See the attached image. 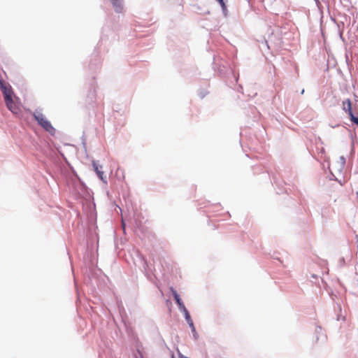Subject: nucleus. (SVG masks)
<instances>
[{
  "instance_id": "nucleus-1",
  "label": "nucleus",
  "mask_w": 358,
  "mask_h": 358,
  "mask_svg": "<svg viewBox=\"0 0 358 358\" xmlns=\"http://www.w3.org/2000/svg\"><path fill=\"white\" fill-rule=\"evenodd\" d=\"M33 115L34 119L38 122V124L43 127L46 131L49 132L50 134H53L55 132V129L52 127L51 123L45 118L43 114L38 111L36 110Z\"/></svg>"
},
{
  "instance_id": "nucleus-2",
  "label": "nucleus",
  "mask_w": 358,
  "mask_h": 358,
  "mask_svg": "<svg viewBox=\"0 0 358 358\" xmlns=\"http://www.w3.org/2000/svg\"><path fill=\"white\" fill-rule=\"evenodd\" d=\"M342 108L347 113L350 118V120L358 126V117H355L352 110V101L348 99L342 102Z\"/></svg>"
},
{
  "instance_id": "nucleus-3",
  "label": "nucleus",
  "mask_w": 358,
  "mask_h": 358,
  "mask_svg": "<svg viewBox=\"0 0 358 358\" xmlns=\"http://www.w3.org/2000/svg\"><path fill=\"white\" fill-rule=\"evenodd\" d=\"M7 108L15 115H19L21 110L18 102L13 98L5 102Z\"/></svg>"
},
{
  "instance_id": "nucleus-4",
  "label": "nucleus",
  "mask_w": 358,
  "mask_h": 358,
  "mask_svg": "<svg viewBox=\"0 0 358 358\" xmlns=\"http://www.w3.org/2000/svg\"><path fill=\"white\" fill-rule=\"evenodd\" d=\"M1 91L4 96L5 102L10 100V98H13V92L10 85H8L5 88L2 89Z\"/></svg>"
},
{
  "instance_id": "nucleus-5",
  "label": "nucleus",
  "mask_w": 358,
  "mask_h": 358,
  "mask_svg": "<svg viewBox=\"0 0 358 358\" xmlns=\"http://www.w3.org/2000/svg\"><path fill=\"white\" fill-rule=\"evenodd\" d=\"M93 168L94 171L96 172L98 177L104 182H106V180L103 176V171L101 170L102 168L101 166H99L96 162H93L92 163Z\"/></svg>"
},
{
  "instance_id": "nucleus-6",
  "label": "nucleus",
  "mask_w": 358,
  "mask_h": 358,
  "mask_svg": "<svg viewBox=\"0 0 358 358\" xmlns=\"http://www.w3.org/2000/svg\"><path fill=\"white\" fill-rule=\"evenodd\" d=\"M171 291L172 292V294L173 296V298L176 302V303L179 306V308L180 310H182L184 308H185V305L183 304V303L182 302L180 298V296L178 295V294L177 293V292L173 289V288H171Z\"/></svg>"
},
{
  "instance_id": "nucleus-7",
  "label": "nucleus",
  "mask_w": 358,
  "mask_h": 358,
  "mask_svg": "<svg viewBox=\"0 0 358 358\" xmlns=\"http://www.w3.org/2000/svg\"><path fill=\"white\" fill-rule=\"evenodd\" d=\"M115 8V10L120 13L122 8V3L121 0H110Z\"/></svg>"
},
{
  "instance_id": "nucleus-8",
  "label": "nucleus",
  "mask_w": 358,
  "mask_h": 358,
  "mask_svg": "<svg viewBox=\"0 0 358 358\" xmlns=\"http://www.w3.org/2000/svg\"><path fill=\"white\" fill-rule=\"evenodd\" d=\"M181 310L183 312V313H184V315H185V320H186L187 322L188 323V322H192V318H191V317H190V315H189V313L188 310H187V308H183L182 310Z\"/></svg>"
},
{
  "instance_id": "nucleus-9",
  "label": "nucleus",
  "mask_w": 358,
  "mask_h": 358,
  "mask_svg": "<svg viewBox=\"0 0 358 358\" xmlns=\"http://www.w3.org/2000/svg\"><path fill=\"white\" fill-rule=\"evenodd\" d=\"M8 85V84H7L3 79L2 80H0V88L1 90L5 88L6 87H7Z\"/></svg>"
},
{
  "instance_id": "nucleus-10",
  "label": "nucleus",
  "mask_w": 358,
  "mask_h": 358,
  "mask_svg": "<svg viewBox=\"0 0 358 358\" xmlns=\"http://www.w3.org/2000/svg\"><path fill=\"white\" fill-rule=\"evenodd\" d=\"M188 324H189V326L191 327L192 332H193V333H195V332H196V330H195V327H194V325L193 321H192V322H188Z\"/></svg>"
},
{
  "instance_id": "nucleus-11",
  "label": "nucleus",
  "mask_w": 358,
  "mask_h": 358,
  "mask_svg": "<svg viewBox=\"0 0 358 358\" xmlns=\"http://www.w3.org/2000/svg\"><path fill=\"white\" fill-rule=\"evenodd\" d=\"M217 1L220 3V4L221 5V6L223 9L226 8V5L224 2V0H217Z\"/></svg>"
},
{
  "instance_id": "nucleus-12",
  "label": "nucleus",
  "mask_w": 358,
  "mask_h": 358,
  "mask_svg": "<svg viewBox=\"0 0 358 358\" xmlns=\"http://www.w3.org/2000/svg\"><path fill=\"white\" fill-rule=\"evenodd\" d=\"M171 358H175V357H174V355H172V357H171Z\"/></svg>"
}]
</instances>
